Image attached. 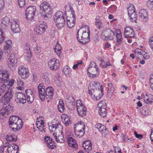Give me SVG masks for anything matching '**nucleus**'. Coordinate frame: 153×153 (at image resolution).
<instances>
[{"instance_id":"obj_1","label":"nucleus","mask_w":153,"mask_h":153,"mask_svg":"<svg viewBox=\"0 0 153 153\" xmlns=\"http://www.w3.org/2000/svg\"><path fill=\"white\" fill-rule=\"evenodd\" d=\"M103 89L101 84L94 81L91 82L88 86L89 94L94 100H99L102 97Z\"/></svg>"},{"instance_id":"obj_2","label":"nucleus","mask_w":153,"mask_h":153,"mask_svg":"<svg viewBox=\"0 0 153 153\" xmlns=\"http://www.w3.org/2000/svg\"><path fill=\"white\" fill-rule=\"evenodd\" d=\"M38 89L39 97L42 101H44L46 99L49 102L53 98V90L51 87L47 88L45 92L44 85L40 83L38 85Z\"/></svg>"},{"instance_id":"obj_3","label":"nucleus","mask_w":153,"mask_h":153,"mask_svg":"<svg viewBox=\"0 0 153 153\" xmlns=\"http://www.w3.org/2000/svg\"><path fill=\"white\" fill-rule=\"evenodd\" d=\"M90 30L89 26L84 25L77 31L76 37L78 41L82 44H86L89 41Z\"/></svg>"},{"instance_id":"obj_4","label":"nucleus","mask_w":153,"mask_h":153,"mask_svg":"<svg viewBox=\"0 0 153 153\" xmlns=\"http://www.w3.org/2000/svg\"><path fill=\"white\" fill-rule=\"evenodd\" d=\"M9 126L12 130L17 131L22 127L23 122L19 117L13 116L9 118Z\"/></svg>"},{"instance_id":"obj_5","label":"nucleus","mask_w":153,"mask_h":153,"mask_svg":"<svg viewBox=\"0 0 153 153\" xmlns=\"http://www.w3.org/2000/svg\"><path fill=\"white\" fill-rule=\"evenodd\" d=\"M52 11L51 6L48 3L44 1L40 4V12L44 18L47 17L48 14H51Z\"/></svg>"},{"instance_id":"obj_6","label":"nucleus","mask_w":153,"mask_h":153,"mask_svg":"<svg viewBox=\"0 0 153 153\" xmlns=\"http://www.w3.org/2000/svg\"><path fill=\"white\" fill-rule=\"evenodd\" d=\"M85 124L82 121L78 122L75 124L74 131L75 135L78 138L82 137L85 132Z\"/></svg>"},{"instance_id":"obj_7","label":"nucleus","mask_w":153,"mask_h":153,"mask_svg":"<svg viewBox=\"0 0 153 153\" xmlns=\"http://www.w3.org/2000/svg\"><path fill=\"white\" fill-rule=\"evenodd\" d=\"M115 32L110 29L109 27H107L104 28L101 35L102 38L106 40H113L115 36Z\"/></svg>"},{"instance_id":"obj_8","label":"nucleus","mask_w":153,"mask_h":153,"mask_svg":"<svg viewBox=\"0 0 153 153\" xmlns=\"http://www.w3.org/2000/svg\"><path fill=\"white\" fill-rule=\"evenodd\" d=\"M70 10L68 11V15L66 17L67 24L69 28H72L75 25V16L74 14L73 9L70 7Z\"/></svg>"},{"instance_id":"obj_9","label":"nucleus","mask_w":153,"mask_h":153,"mask_svg":"<svg viewBox=\"0 0 153 153\" xmlns=\"http://www.w3.org/2000/svg\"><path fill=\"white\" fill-rule=\"evenodd\" d=\"M127 9L128 15L130 21L132 22H136L137 15L134 5L131 4H129Z\"/></svg>"},{"instance_id":"obj_10","label":"nucleus","mask_w":153,"mask_h":153,"mask_svg":"<svg viewBox=\"0 0 153 153\" xmlns=\"http://www.w3.org/2000/svg\"><path fill=\"white\" fill-rule=\"evenodd\" d=\"M7 62L8 66L10 69L13 70V67L17 62V58L15 54L13 53H7Z\"/></svg>"},{"instance_id":"obj_11","label":"nucleus","mask_w":153,"mask_h":153,"mask_svg":"<svg viewBox=\"0 0 153 153\" xmlns=\"http://www.w3.org/2000/svg\"><path fill=\"white\" fill-rule=\"evenodd\" d=\"M13 92L11 90L8 91L0 99V102L2 104L6 105L10 101L13 97Z\"/></svg>"},{"instance_id":"obj_12","label":"nucleus","mask_w":153,"mask_h":153,"mask_svg":"<svg viewBox=\"0 0 153 153\" xmlns=\"http://www.w3.org/2000/svg\"><path fill=\"white\" fill-rule=\"evenodd\" d=\"M47 27L46 24L45 22L37 25L34 29V33L38 35L42 34L45 32Z\"/></svg>"},{"instance_id":"obj_13","label":"nucleus","mask_w":153,"mask_h":153,"mask_svg":"<svg viewBox=\"0 0 153 153\" xmlns=\"http://www.w3.org/2000/svg\"><path fill=\"white\" fill-rule=\"evenodd\" d=\"M48 67L51 70H56L60 67V62L56 58H53L49 61Z\"/></svg>"},{"instance_id":"obj_14","label":"nucleus","mask_w":153,"mask_h":153,"mask_svg":"<svg viewBox=\"0 0 153 153\" xmlns=\"http://www.w3.org/2000/svg\"><path fill=\"white\" fill-rule=\"evenodd\" d=\"M18 72L20 76L23 79L27 78L29 75L28 69L27 68L22 66L18 68Z\"/></svg>"},{"instance_id":"obj_15","label":"nucleus","mask_w":153,"mask_h":153,"mask_svg":"<svg viewBox=\"0 0 153 153\" xmlns=\"http://www.w3.org/2000/svg\"><path fill=\"white\" fill-rule=\"evenodd\" d=\"M12 104L9 103L5 107L2 108L0 110V116H2L6 117L8 114L11 113L13 110V107Z\"/></svg>"},{"instance_id":"obj_16","label":"nucleus","mask_w":153,"mask_h":153,"mask_svg":"<svg viewBox=\"0 0 153 153\" xmlns=\"http://www.w3.org/2000/svg\"><path fill=\"white\" fill-rule=\"evenodd\" d=\"M36 8L35 6H32L28 7L26 10L25 13L26 18L28 19H33L35 13Z\"/></svg>"},{"instance_id":"obj_17","label":"nucleus","mask_w":153,"mask_h":153,"mask_svg":"<svg viewBox=\"0 0 153 153\" xmlns=\"http://www.w3.org/2000/svg\"><path fill=\"white\" fill-rule=\"evenodd\" d=\"M19 22L17 19H13L11 20L10 27L12 31L14 33H18L20 31Z\"/></svg>"},{"instance_id":"obj_18","label":"nucleus","mask_w":153,"mask_h":153,"mask_svg":"<svg viewBox=\"0 0 153 153\" xmlns=\"http://www.w3.org/2000/svg\"><path fill=\"white\" fill-rule=\"evenodd\" d=\"M15 100L17 103H21L23 104L26 102V98L24 94L19 92L16 93L15 95Z\"/></svg>"},{"instance_id":"obj_19","label":"nucleus","mask_w":153,"mask_h":153,"mask_svg":"<svg viewBox=\"0 0 153 153\" xmlns=\"http://www.w3.org/2000/svg\"><path fill=\"white\" fill-rule=\"evenodd\" d=\"M87 72L89 74V76L91 78H94L97 76L100 73L98 67L95 68H88Z\"/></svg>"},{"instance_id":"obj_20","label":"nucleus","mask_w":153,"mask_h":153,"mask_svg":"<svg viewBox=\"0 0 153 153\" xmlns=\"http://www.w3.org/2000/svg\"><path fill=\"white\" fill-rule=\"evenodd\" d=\"M45 143L48 149H55L56 146L52 138L48 136H45L44 138Z\"/></svg>"},{"instance_id":"obj_21","label":"nucleus","mask_w":153,"mask_h":153,"mask_svg":"<svg viewBox=\"0 0 153 153\" xmlns=\"http://www.w3.org/2000/svg\"><path fill=\"white\" fill-rule=\"evenodd\" d=\"M124 33L125 38H132L134 36V32L131 27H128L125 28Z\"/></svg>"},{"instance_id":"obj_22","label":"nucleus","mask_w":153,"mask_h":153,"mask_svg":"<svg viewBox=\"0 0 153 153\" xmlns=\"http://www.w3.org/2000/svg\"><path fill=\"white\" fill-rule=\"evenodd\" d=\"M25 93L27 97V102L29 103H31L34 100V94L32 91L30 89L25 90Z\"/></svg>"},{"instance_id":"obj_23","label":"nucleus","mask_w":153,"mask_h":153,"mask_svg":"<svg viewBox=\"0 0 153 153\" xmlns=\"http://www.w3.org/2000/svg\"><path fill=\"white\" fill-rule=\"evenodd\" d=\"M59 131V132L58 134H57V132H56V134L53 133V135L55 137L57 142L59 143H63L64 142L65 140L63 133L61 130H60Z\"/></svg>"},{"instance_id":"obj_24","label":"nucleus","mask_w":153,"mask_h":153,"mask_svg":"<svg viewBox=\"0 0 153 153\" xmlns=\"http://www.w3.org/2000/svg\"><path fill=\"white\" fill-rule=\"evenodd\" d=\"M54 21L56 27L59 29H61L63 28L65 24V18H62V19L54 20Z\"/></svg>"},{"instance_id":"obj_25","label":"nucleus","mask_w":153,"mask_h":153,"mask_svg":"<svg viewBox=\"0 0 153 153\" xmlns=\"http://www.w3.org/2000/svg\"><path fill=\"white\" fill-rule=\"evenodd\" d=\"M62 128V126L58 122V123L54 124H53L49 126V129L51 131H55L56 130V132L58 131L61 130Z\"/></svg>"},{"instance_id":"obj_26","label":"nucleus","mask_w":153,"mask_h":153,"mask_svg":"<svg viewBox=\"0 0 153 153\" xmlns=\"http://www.w3.org/2000/svg\"><path fill=\"white\" fill-rule=\"evenodd\" d=\"M7 150L8 153H17L19 151V148L17 145L12 144L9 146Z\"/></svg>"},{"instance_id":"obj_27","label":"nucleus","mask_w":153,"mask_h":153,"mask_svg":"<svg viewBox=\"0 0 153 153\" xmlns=\"http://www.w3.org/2000/svg\"><path fill=\"white\" fill-rule=\"evenodd\" d=\"M24 55L25 57H27V58H29L31 57V54L30 45L27 43L24 46Z\"/></svg>"},{"instance_id":"obj_28","label":"nucleus","mask_w":153,"mask_h":153,"mask_svg":"<svg viewBox=\"0 0 153 153\" xmlns=\"http://www.w3.org/2000/svg\"><path fill=\"white\" fill-rule=\"evenodd\" d=\"M10 22L9 18L7 17H5L1 20V26L2 29H5L9 25Z\"/></svg>"},{"instance_id":"obj_29","label":"nucleus","mask_w":153,"mask_h":153,"mask_svg":"<svg viewBox=\"0 0 153 153\" xmlns=\"http://www.w3.org/2000/svg\"><path fill=\"white\" fill-rule=\"evenodd\" d=\"M77 110L79 116L83 117L86 115L87 109L84 105L77 108Z\"/></svg>"},{"instance_id":"obj_30","label":"nucleus","mask_w":153,"mask_h":153,"mask_svg":"<svg viewBox=\"0 0 153 153\" xmlns=\"http://www.w3.org/2000/svg\"><path fill=\"white\" fill-rule=\"evenodd\" d=\"M9 77L8 74L2 70L0 71V83H2L6 80Z\"/></svg>"},{"instance_id":"obj_31","label":"nucleus","mask_w":153,"mask_h":153,"mask_svg":"<svg viewBox=\"0 0 153 153\" xmlns=\"http://www.w3.org/2000/svg\"><path fill=\"white\" fill-rule=\"evenodd\" d=\"M68 145L70 146L76 148L77 147V144L76 140L72 137H70L68 139Z\"/></svg>"},{"instance_id":"obj_32","label":"nucleus","mask_w":153,"mask_h":153,"mask_svg":"<svg viewBox=\"0 0 153 153\" xmlns=\"http://www.w3.org/2000/svg\"><path fill=\"white\" fill-rule=\"evenodd\" d=\"M139 16L143 19H147L149 16L148 12L146 9H142L139 13Z\"/></svg>"},{"instance_id":"obj_33","label":"nucleus","mask_w":153,"mask_h":153,"mask_svg":"<svg viewBox=\"0 0 153 153\" xmlns=\"http://www.w3.org/2000/svg\"><path fill=\"white\" fill-rule=\"evenodd\" d=\"M44 123L42 121L38 122L36 123L37 127L38 130L42 132H44L45 131V128H44Z\"/></svg>"},{"instance_id":"obj_34","label":"nucleus","mask_w":153,"mask_h":153,"mask_svg":"<svg viewBox=\"0 0 153 153\" xmlns=\"http://www.w3.org/2000/svg\"><path fill=\"white\" fill-rule=\"evenodd\" d=\"M83 146L85 149L88 150L92 149V144L90 140H87L84 142L83 144Z\"/></svg>"},{"instance_id":"obj_35","label":"nucleus","mask_w":153,"mask_h":153,"mask_svg":"<svg viewBox=\"0 0 153 153\" xmlns=\"http://www.w3.org/2000/svg\"><path fill=\"white\" fill-rule=\"evenodd\" d=\"M116 42L115 45L118 47L121 44L122 42V34L120 33H117L116 34Z\"/></svg>"},{"instance_id":"obj_36","label":"nucleus","mask_w":153,"mask_h":153,"mask_svg":"<svg viewBox=\"0 0 153 153\" xmlns=\"http://www.w3.org/2000/svg\"><path fill=\"white\" fill-rule=\"evenodd\" d=\"M143 51L138 48H136L134 51L135 56L139 59H140L142 54L143 53Z\"/></svg>"},{"instance_id":"obj_37","label":"nucleus","mask_w":153,"mask_h":153,"mask_svg":"<svg viewBox=\"0 0 153 153\" xmlns=\"http://www.w3.org/2000/svg\"><path fill=\"white\" fill-rule=\"evenodd\" d=\"M108 94L111 95L114 91V88L112 83L110 82L108 84Z\"/></svg>"},{"instance_id":"obj_38","label":"nucleus","mask_w":153,"mask_h":153,"mask_svg":"<svg viewBox=\"0 0 153 153\" xmlns=\"http://www.w3.org/2000/svg\"><path fill=\"white\" fill-rule=\"evenodd\" d=\"M71 72V69L68 65L65 66L63 69V72L66 76H70Z\"/></svg>"},{"instance_id":"obj_39","label":"nucleus","mask_w":153,"mask_h":153,"mask_svg":"<svg viewBox=\"0 0 153 153\" xmlns=\"http://www.w3.org/2000/svg\"><path fill=\"white\" fill-rule=\"evenodd\" d=\"M62 18H64L63 13L61 11H59L54 15V20H56Z\"/></svg>"},{"instance_id":"obj_40","label":"nucleus","mask_w":153,"mask_h":153,"mask_svg":"<svg viewBox=\"0 0 153 153\" xmlns=\"http://www.w3.org/2000/svg\"><path fill=\"white\" fill-rule=\"evenodd\" d=\"M58 108L59 111L61 112H63L64 111L65 107L64 103L62 100H59L58 105Z\"/></svg>"},{"instance_id":"obj_41","label":"nucleus","mask_w":153,"mask_h":153,"mask_svg":"<svg viewBox=\"0 0 153 153\" xmlns=\"http://www.w3.org/2000/svg\"><path fill=\"white\" fill-rule=\"evenodd\" d=\"M7 85L6 83L2 84L0 85V95L1 94L7 91L8 89V87H7Z\"/></svg>"},{"instance_id":"obj_42","label":"nucleus","mask_w":153,"mask_h":153,"mask_svg":"<svg viewBox=\"0 0 153 153\" xmlns=\"http://www.w3.org/2000/svg\"><path fill=\"white\" fill-rule=\"evenodd\" d=\"M12 46V41L11 40H8L5 41V45L4 46V49L5 50H8L7 53H8L9 49Z\"/></svg>"},{"instance_id":"obj_43","label":"nucleus","mask_w":153,"mask_h":153,"mask_svg":"<svg viewBox=\"0 0 153 153\" xmlns=\"http://www.w3.org/2000/svg\"><path fill=\"white\" fill-rule=\"evenodd\" d=\"M99 113L100 116L102 117H105L107 115L106 109L99 108Z\"/></svg>"},{"instance_id":"obj_44","label":"nucleus","mask_w":153,"mask_h":153,"mask_svg":"<svg viewBox=\"0 0 153 153\" xmlns=\"http://www.w3.org/2000/svg\"><path fill=\"white\" fill-rule=\"evenodd\" d=\"M55 83L58 85L59 86L60 83L62 82V79L59 74H56L54 78Z\"/></svg>"},{"instance_id":"obj_45","label":"nucleus","mask_w":153,"mask_h":153,"mask_svg":"<svg viewBox=\"0 0 153 153\" xmlns=\"http://www.w3.org/2000/svg\"><path fill=\"white\" fill-rule=\"evenodd\" d=\"M6 138L7 141L9 142L15 141H16L17 138L16 136L12 135H8L6 137Z\"/></svg>"},{"instance_id":"obj_46","label":"nucleus","mask_w":153,"mask_h":153,"mask_svg":"<svg viewBox=\"0 0 153 153\" xmlns=\"http://www.w3.org/2000/svg\"><path fill=\"white\" fill-rule=\"evenodd\" d=\"M63 123L66 126H68L71 123L69 117L67 116L64 117V119L63 120Z\"/></svg>"},{"instance_id":"obj_47","label":"nucleus","mask_w":153,"mask_h":153,"mask_svg":"<svg viewBox=\"0 0 153 153\" xmlns=\"http://www.w3.org/2000/svg\"><path fill=\"white\" fill-rule=\"evenodd\" d=\"M100 65L102 68H106L108 66L111 65V64L109 62H105L102 59L100 60Z\"/></svg>"},{"instance_id":"obj_48","label":"nucleus","mask_w":153,"mask_h":153,"mask_svg":"<svg viewBox=\"0 0 153 153\" xmlns=\"http://www.w3.org/2000/svg\"><path fill=\"white\" fill-rule=\"evenodd\" d=\"M100 132L102 134V137L106 138L108 136V130L107 129L106 127H105V128L103 129Z\"/></svg>"},{"instance_id":"obj_49","label":"nucleus","mask_w":153,"mask_h":153,"mask_svg":"<svg viewBox=\"0 0 153 153\" xmlns=\"http://www.w3.org/2000/svg\"><path fill=\"white\" fill-rule=\"evenodd\" d=\"M61 46L59 44H57L54 49L55 52L57 53V54L59 55L61 53Z\"/></svg>"},{"instance_id":"obj_50","label":"nucleus","mask_w":153,"mask_h":153,"mask_svg":"<svg viewBox=\"0 0 153 153\" xmlns=\"http://www.w3.org/2000/svg\"><path fill=\"white\" fill-rule=\"evenodd\" d=\"M5 35L3 30L0 29V44L5 40Z\"/></svg>"},{"instance_id":"obj_51","label":"nucleus","mask_w":153,"mask_h":153,"mask_svg":"<svg viewBox=\"0 0 153 153\" xmlns=\"http://www.w3.org/2000/svg\"><path fill=\"white\" fill-rule=\"evenodd\" d=\"M95 25L99 29H100L102 27V21L100 19H97L95 21Z\"/></svg>"},{"instance_id":"obj_52","label":"nucleus","mask_w":153,"mask_h":153,"mask_svg":"<svg viewBox=\"0 0 153 153\" xmlns=\"http://www.w3.org/2000/svg\"><path fill=\"white\" fill-rule=\"evenodd\" d=\"M98 106L99 108H105L106 109L107 106L105 102L104 101H102L98 104Z\"/></svg>"},{"instance_id":"obj_53","label":"nucleus","mask_w":153,"mask_h":153,"mask_svg":"<svg viewBox=\"0 0 153 153\" xmlns=\"http://www.w3.org/2000/svg\"><path fill=\"white\" fill-rule=\"evenodd\" d=\"M49 75L48 73H45L44 74L43 76V80L46 83H48L50 82V79L49 77Z\"/></svg>"},{"instance_id":"obj_54","label":"nucleus","mask_w":153,"mask_h":153,"mask_svg":"<svg viewBox=\"0 0 153 153\" xmlns=\"http://www.w3.org/2000/svg\"><path fill=\"white\" fill-rule=\"evenodd\" d=\"M146 5L149 9L153 10V0H148Z\"/></svg>"},{"instance_id":"obj_55","label":"nucleus","mask_w":153,"mask_h":153,"mask_svg":"<svg viewBox=\"0 0 153 153\" xmlns=\"http://www.w3.org/2000/svg\"><path fill=\"white\" fill-rule=\"evenodd\" d=\"M142 57L145 59H148L149 58L150 56L148 53L143 51V53L142 54L141 58Z\"/></svg>"},{"instance_id":"obj_56","label":"nucleus","mask_w":153,"mask_h":153,"mask_svg":"<svg viewBox=\"0 0 153 153\" xmlns=\"http://www.w3.org/2000/svg\"><path fill=\"white\" fill-rule=\"evenodd\" d=\"M95 127L99 130V131L100 132V131L105 128V126L104 125H102L100 123H97L96 124L95 126Z\"/></svg>"},{"instance_id":"obj_57","label":"nucleus","mask_w":153,"mask_h":153,"mask_svg":"<svg viewBox=\"0 0 153 153\" xmlns=\"http://www.w3.org/2000/svg\"><path fill=\"white\" fill-rule=\"evenodd\" d=\"M144 102L146 103H150L153 102V99L150 98L148 97V96L146 95V96L144 97Z\"/></svg>"},{"instance_id":"obj_58","label":"nucleus","mask_w":153,"mask_h":153,"mask_svg":"<svg viewBox=\"0 0 153 153\" xmlns=\"http://www.w3.org/2000/svg\"><path fill=\"white\" fill-rule=\"evenodd\" d=\"M19 5L21 7H23L25 4V0H18Z\"/></svg>"},{"instance_id":"obj_59","label":"nucleus","mask_w":153,"mask_h":153,"mask_svg":"<svg viewBox=\"0 0 153 153\" xmlns=\"http://www.w3.org/2000/svg\"><path fill=\"white\" fill-rule=\"evenodd\" d=\"M7 85V87H8L9 86H12L14 83V80L13 79H11L10 81L7 80L6 82H4Z\"/></svg>"},{"instance_id":"obj_60","label":"nucleus","mask_w":153,"mask_h":153,"mask_svg":"<svg viewBox=\"0 0 153 153\" xmlns=\"http://www.w3.org/2000/svg\"><path fill=\"white\" fill-rule=\"evenodd\" d=\"M82 63V61L80 60L78 61L77 64L76 65H74L72 67L73 69L76 70L78 68V66L80 65H81Z\"/></svg>"},{"instance_id":"obj_61","label":"nucleus","mask_w":153,"mask_h":153,"mask_svg":"<svg viewBox=\"0 0 153 153\" xmlns=\"http://www.w3.org/2000/svg\"><path fill=\"white\" fill-rule=\"evenodd\" d=\"M84 105L82 103L81 100H77L76 101L77 108Z\"/></svg>"},{"instance_id":"obj_62","label":"nucleus","mask_w":153,"mask_h":153,"mask_svg":"<svg viewBox=\"0 0 153 153\" xmlns=\"http://www.w3.org/2000/svg\"><path fill=\"white\" fill-rule=\"evenodd\" d=\"M149 43L151 48L153 51V37L149 39Z\"/></svg>"},{"instance_id":"obj_63","label":"nucleus","mask_w":153,"mask_h":153,"mask_svg":"<svg viewBox=\"0 0 153 153\" xmlns=\"http://www.w3.org/2000/svg\"><path fill=\"white\" fill-rule=\"evenodd\" d=\"M95 67H98L94 62H91L89 65V68H95Z\"/></svg>"},{"instance_id":"obj_64","label":"nucleus","mask_w":153,"mask_h":153,"mask_svg":"<svg viewBox=\"0 0 153 153\" xmlns=\"http://www.w3.org/2000/svg\"><path fill=\"white\" fill-rule=\"evenodd\" d=\"M33 50L36 53H39L41 51L40 48L37 45L33 48Z\"/></svg>"}]
</instances>
